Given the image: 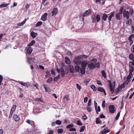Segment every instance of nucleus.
<instances>
[{
  "mask_svg": "<svg viewBox=\"0 0 134 134\" xmlns=\"http://www.w3.org/2000/svg\"><path fill=\"white\" fill-rule=\"evenodd\" d=\"M92 23H94L96 21L98 22L100 20V16L98 15H97L96 16L95 15H93L92 16Z\"/></svg>",
  "mask_w": 134,
  "mask_h": 134,
  "instance_id": "1",
  "label": "nucleus"
},
{
  "mask_svg": "<svg viewBox=\"0 0 134 134\" xmlns=\"http://www.w3.org/2000/svg\"><path fill=\"white\" fill-rule=\"evenodd\" d=\"M123 8H121L120 9L119 12L117 13L116 15V18L118 20L120 19V17L123 13Z\"/></svg>",
  "mask_w": 134,
  "mask_h": 134,
  "instance_id": "2",
  "label": "nucleus"
},
{
  "mask_svg": "<svg viewBox=\"0 0 134 134\" xmlns=\"http://www.w3.org/2000/svg\"><path fill=\"white\" fill-rule=\"evenodd\" d=\"M73 62L75 64L79 65L81 63V60L79 56L76 57L73 60Z\"/></svg>",
  "mask_w": 134,
  "mask_h": 134,
  "instance_id": "3",
  "label": "nucleus"
},
{
  "mask_svg": "<svg viewBox=\"0 0 134 134\" xmlns=\"http://www.w3.org/2000/svg\"><path fill=\"white\" fill-rule=\"evenodd\" d=\"M123 17L124 18H126L127 19H129V13L127 11H126L124 9L123 12Z\"/></svg>",
  "mask_w": 134,
  "mask_h": 134,
  "instance_id": "4",
  "label": "nucleus"
},
{
  "mask_svg": "<svg viewBox=\"0 0 134 134\" xmlns=\"http://www.w3.org/2000/svg\"><path fill=\"white\" fill-rule=\"evenodd\" d=\"M108 82L109 83V88L110 89V91L113 93L114 91V88L113 86V84L111 83L110 81L108 80Z\"/></svg>",
  "mask_w": 134,
  "mask_h": 134,
  "instance_id": "5",
  "label": "nucleus"
},
{
  "mask_svg": "<svg viewBox=\"0 0 134 134\" xmlns=\"http://www.w3.org/2000/svg\"><path fill=\"white\" fill-rule=\"evenodd\" d=\"M68 68L70 72H74V66L72 65H70L68 66Z\"/></svg>",
  "mask_w": 134,
  "mask_h": 134,
  "instance_id": "6",
  "label": "nucleus"
},
{
  "mask_svg": "<svg viewBox=\"0 0 134 134\" xmlns=\"http://www.w3.org/2000/svg\"><path fill=\"white\" fill-rule=\"evenodd\" d=\"M114 108L115 107L114 105H110L109 108L110 112L111 113H114L115 112Z\"/></svg>",
  "mask_w": 134,
  "mask_h": 134,
  "instance_id": "7",
  "label": "nucleus"
},
{
  "mask_svg": "<svg viewBox=\"0 0 134 134\" xmlns=\"http://www.w3.org/2000/svg\"><path fill=\"white\" fill-rule=\"evenodd\" d=\"M58 12V10L57 8H54L52 12V16H55Z\"/></svg>",
  "mask_w": 134,
  "mask_h": 134,
  "instance_id": "8",
  "label": "nucleus"
},
{
  "mask_svg": "<svg viewBox=\"0 0 134 134\" xmlns=\"http://www.w3.org/2000/svg\"><path fill=\"white\" fill-rule=\"evenodd\" d=\"M98 91L104 93V95H106L107 94L105 89L101 87H99L98 88Z\"/></svg>",
  "mask_w": 134,
  "mask_h": 134,
  "instance_id": "9",
  "label": "nucleus"
},
{
  "mask_svg": "<svg viewBox=\"0 0 134 134\" xmlns=\"http://www.w3.org/2000/svg\"><path fill=\"white\" fill-rule=\"evenodd\" d=\"M47 13H45L42 16L41 18V20L43 21H45L47 20Z\"/></svg>",
  "mask_w": 134,
  "mask_h": 134,
  "instance_id": "10",
  "label": "nucleus"
},
{
  "mask_svg": "<svg viewBox=\"0 0 134 134\" xmlns=\"http://www.w3.org/2000/svg\"><path fill=\"white\" fill-rule=\"evenodd\" d=\"M132 75V73H129V75L128 76L127 78V81L126 82V85L128 84L129 82H130V79L131 78Z\"/></svg>",
  "mask_w": 134,
  "mask_h": 134,
  "instance_id": "11",
  "label": "nucleus"
},
{
  "mask_svg": "<svg viewBox=\"0 0 134 134\" xmlns=\"http://www.w3.org/2000/svg\"><path fill=\"white\" fill-rule=\"evenodd\" d=\"M88 64L87 62L86 61L83 60L82 62V67L83 68H85L87 65Z\"/></svg>",
  "mask_w": 134,
  "mask_h": 134,
  "instance_id": "12",
  "label": "nucleus"
},
{
  "mask_svg": "<svg viewBox=\"0 0 134 134\" xmlns=\"http://www.w3.org/2000/svg\"><path fill=\"white\" fill-rule=\"evenodd\" d=\"M91 12V10L90 9H88L86 12H85L83 13L82 15L83 16L85 17L90 14Z\"/></svg>",
  "mask_w": 134,
  "mask_h": 134,
  "instance_id": "13",
  "label": "nucleus"
},
{
  "mask_svg": "<svg viewBox=\"0 0 134 134\" xmlns=\"http://www.w3.org/2000/svg\"><path fill=\"white\" fill-rule=\"evenodd\" d=\"M110 131V130L108 129L107 127L104 128V129L101 132V133L102 134H105Z\"/></svg>",
  "mask_w": 134,
  "mask_h": 134,
  "instance_id": "14",
  "label": "nucleus"
},
{
  "mask_svg": "<svg viewBox=\"0 0 134 134\" xmlns=\"http://www.w3.org/2000/svg\"><path fill=\"white\" fill-rule=\"evenodd\" d=\"M88 66L89 68L91 69V70L95 68L96 67V66L93 63H91L89 64L88 65Z\"/></svg>",
  "mask_w": 134,
  "mask_h": 134,
  "instance_id": "15",
  "label": "nucleus"
},
{
  "mask_svg": "<svg viewBox=\"0 0 134 134\" xmlns=\"http://www.w3.org/2000/svg\"><path fill=\"white\" fill-rule=\"evenodd\" d=\"M32 48L31 47H29L26 51L27 53L28 54H30L32 52Z\"/></svg>",
  "mask_w": 134,
  "mask_h": 134,
  "instance_id": "16",
  "label": "nucleus"
},
{
  "mask_svg": "<svg viewBox=\"0 0 134 134\" xmlns=\"http://www.w3.org/2000/svg\"><path fill=\"white\" fill-rule=\"evenodd\" d=\"M80 66L78 65H76L75 66L74 72H79V71Z\"/></svg>",
  "mask_w": 134,
  "mask_h": 134,
  "instance_id": "17",
  "label": "nucleus"
},
{
  "mask_svg": "<svg viewBox=\"0 0 134 134\" xmlns=\"http://www.w3.org/2000/svg\"><path fill=\"white\" fill-rule=\"evenodd\" d=\"M31 35L33 38H34L37 35V33H35L34 31L31 32Z\"/></svg>",
  "mask_w": 134,
  "mask_h": 134,
  "instance_id": "18",
  "label": "nucleus"
},
{
  "mask_svg": "<svg viewBox=\"0 0 134 134\" xmlns=\"http://www.w3.org/2000/svg\"><path fill=\"white\" fill-rule=\"evenodd\" d=\"M126 84V82L125 83H123L118 88V91H120L121 89L124 88L125 87V85Z\"/></svg>",
  "mask_w": 134,
  "mask_h": 134,
  "instance_id": "19",
  "label": "nucleus"
},
{
  "mask_svg": "<svg viewBox=\"0 0 134 134\" xmlns=\"http://www.w3.org/2000/svg\"><path fill=\"white\" fill-rule=\"evenodd\" d=\"M27 20V19L26 18L24 20L22 21L21 22L17 24V25L19 26H21L23 25L26 22Z\"/></svg>",
  "mask_w": 134,
  "mask_h": 134,
  "instance_id": "20",
  "label": "nucleus"
},
{
  "mask_svg": "<svg viewBox=\"0 0 134 134\" xmlns=\"http://www.w3.org/2000/svg\"><path fill=\"white\" fill-rule=\"evenodd\" d=\"M65 58L66 63L67 64H70V61L69 59L67 57H65Z\"/></svg>",
  "mask_w": 134,
  "mask_h": 134,
  "instance_id": "21",
  "label": "nucleus"
},
{
  "mask_svg": "<svg viewBox=\"0 0 134 134\" xmlns=\"http://www.w3.org/2000/svg\"><path fill=\"white\" fill-rule=\"evenodd\" d=\"M79 56L80 57L81 60L82 59H86L88 57L87 55H81Z\"/></svg>",
  "mask_w": 134,
  "mask_h": 134,
  "instance_id": "22",
  "label": "nucleus"
},
{
  "mask_svg": "<svg viewBox=\"0 0 134 134\" xmlns=\"http://www.w3.org/2000/svg\"><path fill=\"white\" fill-rule=\"evenodd\" d=\"M114 12H112L111 13V14L108 18V19L109 21H110L112 17L114 16Z\"/></svg>",
  "mask_w": 134,
  "mask_h": 134,
  "instance_id": "23",
  "label": "nucleus"
},
{
  "mask_svg": "<svg viewBox=\"0 0 134 134\" xmlns=\"http://www.w3.org/2000/svg\"><path fill=\"white\" fill-rule=\"evenodd\" d=\"M85 68H83V67H81L80 68V71L81 73L82 74H83L85 72Z\"/></svg>",
  "mask_w": 134,
  "mask_h": 134,
  "instance_id": "24",
  "label": "nucleus"
},
{
  "mask_svg": "<svg viewBox=\"0 0 134 134\" xmlns=\"http://www.w3.org/2000/svg\"><path fill=\"white\" fill-rule=\"evenodd\" d=\"M102 76L105 79H106L107 77L106 75L105 72L104 70H103L102 71Z\"/></svg>",
  "mask_w": 134,
  "mask_h": 134,
  "instance_id": "25",
  "label": "nucleus"
},
{
  "mask_svg": "<svg viewBox=\"0 0 134 134\" xmlns=\"http://www.w3.org/2000/svg\"><path fill=\"white\" fill-rule=\"evenodd\" d=\"M94 106L95 108V109L96 111V113L97 114H98V113L97 111V104L96 102L95 101L94 102Z\"/></svg>",
  "mask_w": 134,
  "mask_h": 134,
  "instance_id": "26",
  "label": "nucleus"
},
{
  "mask_svg": "<svg viewBox=\"0 0 134 134\" xmlns=\"http://www.w3.org/2000/svg\"><path fill=\"white\" fill-rule=\"evenodd\" d=\"M14 119L16 121H18L19 120V118L17 115H15L14 116Z\"/></svg>",
  "mask_w": 134,
  "mask_h": 134,
  "instance_id": "27",
  "label": "nucleus"
},
{
  "mask_svg": "<svg viewBox=\"0 0 134 134\" xmlns=\"http://www.w3.org/2000/svg\"><path fill=\"white\" fill-rule=\"evenodd\" d=\"M50 72L49 70H47L46 71V75H45L46 77L48 78V77H49L51 75L50 74Z\"/></svg>",
  "mask_w": 134,
  "mask_h": 134,
  "instance_id": "28",
  "label": "nucleus"
},
{
  "mask_svg": "<svg viewBox=\"0 0 134 134\" xmlns=\"http://www.w3.org/2000/svg\"><path fill=\"white\" fill-rule=\"evenodd\" d=\"M91 87L94 91H96L97 90L95 86L93 85H91Z\"/></svg>",
  "mask_w": 134,
  "mask_h": 134,
  "instance_id": "29",
  "label": "nucleus"
},
{
  "mask_svg": "<svg viewBox=\"0 0 134 134\" xmlns=\"http://www.w3.org/2000/svg\"><path fill=\"white\" fill-rule=\"evenodd\" d=\"M108 16L106 14H104L102 16V19L104 21L106 20V19Z\"/></svg>",
  "mask_w": 134,
  "mask_h": 134,
  "instance_id": "30",
  "label": "nucleus"
},
{
  "mask_svg": "<svg viewBox=\"0 0 134 134\" xmlns=\"http://www.w3.org/2000/svg\"><path fill=\"white\" fill-rule=\"evenodd\" d=\"M17 82L24 86H27V84L26 83H23L22 82L20 81H18Z\"/></svg>",
  "mask_w": 134,
  "mask_h": 134,
  "instance_id": "31",
  "label": "nucleus"
},
{
  "mask_svg": "<svg viewBox=\"0 0 134 134\" xmlns=\"http://www.w3.org/2000/svg\"><path fill=\"white\" fill-rule=\"evenodd\" d=\"M42 22L41 21H39L36 24V27H37L39 26H41L42 24Z\"/></svg>",
  "mask_w": 134,
  "mask_h": 134,
  "instance_id": "32",
  "label": "nucleus"
},
{
  "mask_svg": "<svg viewBox=\"0 0 134 134\" xmlns=\"http://www.w3.org/2000/svg\"><path fill=\"white\" fill-rule=\"evenodd\" d=\"M74 126V125L73 124H70L67 125L66 128L67 129H71Z\"/></svg>",
  "mask_w": 134,
  "mask_h": 134,
  "instance_id": "33",
  "label": "nucleus"
},
{
  "mask_svg": "<svg viewBox=\"0 0 134 134\" xmlns=\"http://www.w3.org/2000/svg\"><path fill=\"white\" fill-rule=\"evenodd\" d=\"M35 43V41L34 40H32L30 43L29 44L28 46H30L33 45Z\"/></svg>",
  "mask_w": 134,
  "mask_h": 134,
  "instance_id": "34",
  "label": "nucleus"
},
{
  "mask_svg": "<svg viewBox=\"0 0 134 134\" xmlns=\"http://www.w3.org/2000/svg\"><path fill=\"white\" fill-rule=\"evenodd\" d=\"M76 124L77 125H79L82 126L83 125L82 123L81 122V121L79 120H78L76 122Z\"/></svg>",
  "mask_w": 134,
  "mask_h": 134,
  "instance_id": "35",
  "label": "nucleus"
},
{
  "mask_svg": "<svg viewBox=\"0 0 134 134\" xmlns=\"http://www.w3.org/2000/svg\"><path fill=\"white\" fill-rule=\"evenodd\" d=\"M63 129H58L57 130L58 133H63Z\"/></svg>",
  "mask_w": 134,
  "mask_h": 134,
  "instance_id": "36",
  "label": "nucleus"
},
{
  "mask_svg": "<svg viewBox=\"0 0 134 134\" xmlns=\"http://www.w3.org/2000/svg\"><path fill=\"white\" fill-rule=\"evenodd\" d=\"M87 110L88 112H90L92 110V108L90 106H88L86 107Z\"/></svg>",
  "mask_w": 134,
  "mask_h": 134,
  "instance_id": "37",
  "label": "nucleus"
},
{
  "mask_svg": "<svg viewBox=\"0 0 134 134\" xmlns=\"http://www.w3.org/2000/svg\"><path fill=\"white\" fill-rule=\"evenodd\" d=\"M9 4H2L0 5V7L1 8L6 7Z\"/></svg>",
  "mask_w": 134,
  "mask_h": 134,
  "instance_id": "38",
  "label": "nucleus"
},
{
  "mask_svg": "<svg viewBox=\"0 0 134 134\" xmlns=\"http://www.w3.org/2000/svg\"><path fill=\"white\" fill-rule=\"evenodd\" d=\"M133 56H134L133 54L132 53H131L129 55V57L131 60H132L133 59Z\"/></svg>",
  "mask_w": 134,
  "mask_h": 134,
  "instance_id": "39",
  "label": "nucleus"
},
{
  "mask_svg": "<svg viewBox=\"0 0 134 134\" xmlns=\"http://www.w3.org/2000/svg\"><path fill=\"white\" fill-rule=\"evenodd\" d=\"M100 119H99V118H97L96 119V124H99L100 122Z\"/></svg>",
  "mask_w": 134,
  "mask_h": 134,
  "instance_id": "40",
  "label": "nucleus"
},
{
  "mask_svg": "<svg viewBox=\"0 0 134 134\" xmlns=\"http://www.w3.org/2000/svg\"><path fill=\"white\" fill-rule=\"evenodd\" d=\"M53 80V78L52 77H50L47 81V82L48 83H50Z\"/></svg>",
  "mask_w": 134,
  "mask_h": 134,
  "instance_id": "41",
  "label": "nucleus"
},
{
  "mask_svg": "<svg viewBox=\"0 0 134 134\" xmlns=\"http://www.w3.org/2000/svg\"><path fill=\"white\" fill-rule=\"evenodd\" d=\"M134 37V35L131 34L129 37V40L130 41H132V38Z\"/></svg>",
  "mask_w": 134,
  "mask_h": 134,
  "instance_id": "42",
  "label": "nucleus"
},
{
  "mask_svg": "<svg viewBox=\"0 0 134 134\" xmlns=\"http://www.w3.org/2000/svg\"><path fill=\"white\" fill-rule=\"evenodd\" d=\"M85 128V127L84 126H82L80 129V132H83Z\"/></svg>",
  "mask_w": 134,
  "mask_h": 134,
  "instance_id": "43",
  "label": "nucleus"
},
{
  "mask_svg": "<svg viewBox=\"0 0 134 134\" xmlns=\"http://www.w3.org/2000/svg\"><path fill=\"white\" fill-rule=\"evenodd\" d=\"M55 123L59 125L61 124L62 122L61 121L59 120H57L55 121Z\"/></svg>",
  "mask_w": 134,
  "mask_h": 134,
  "instance_id": "44",
  "label": "nucleus"
},
{
  "mask_svg": "<svg viewBox=\"0 0 134 134\" xmlns=\"http://www.w3.org/2000/svg\"><path fill=\"white\" fill-rule=\"evenodd\" d=\"M16 105H14L12 107L11 110L15 111L16 109Z\"/></svg>",
  "mask_w": 134,
  "mask_h": 134,
  "instance_id": "45",
  "label": "nucleus"
},
{
  "mask_svg": "<svg viewBox=\"0 0 134 134\" xmlns=\"http://www.w3.org/2000/svg\"><path fill=\"white\" fill-rule=\"evenodd\" d=\"M129 66L130 67L132 66H134V63H133L132 62L130 61L129 62Z\"/></svg>",
  "mask_w": 134,
  "mask_h": 134,
  "instance_id": "46",
  "label": "nucleus"
},
{
  "mask_svg": "<svg viewBox=\"0 0 134 134\" xmlns=\"http://www.w3.org/2000/svg\"><path fill=\"white\" fill-rule=\"evenodd\" d=\"M131 68L130 69V73H132L134 70V68L133 66L130 67Z\"/></svg>",
  "mask_w": 134,
  "mask_h": 134,
  "instance_id": "47",
  "label": "nucleus"
},
{
  "mask_svg": "<svg viewBox=\"0 0 134 134\" xmlns=\"http://www.w3.org/2000/svg\"><path fill=\"white\" fill-rule=\"evenodd\" d=\"M120 115V112H119L116 115V116L115 118V120H117L119 118V117Z\"/></svg>",
  "mask_w": 134,
  "mask_h": 134,
  "instance_id": "48",
  "label": "nucleus"
},
{
  "mask_svg": "<svg viewBox=\"0 0 134 134\" xmlns=\"http://www.w3.org/2000/svg\"><path fill=\"white\" fill-rule=\"evenodd\" d=\"M91 99H90L88 101V106H90L91 105Z\"/></svg>",
  "mask_w": 134,
  "mask_h": 134,
  "instance_id": "49",
  "label": "nucleus"
},
{
  "mask_svg": "<svg viewBox=\"0 0 134 134\" xmlns=\"http://www.w3.org/2000/svg\"><path fill=\"white\" fill-rule=\"evenodd\" d=\"M77 88L79 90V91L80 90L81 88V87L78 84H77L76 85Z\"/></svg>",
  "mask_w": 134,
  "mask_h": 134,
  "instance_id": "50",
  "label": "nucleus"
},
{
  "mask_svg": "<svg viewBox=\"0 0 134 134\" xmlns=\"http://www.w3.org/2000/svg\"><path fill=\"white\" fill-rule=\"evenodd\" d=\"M90 81V80L87 79L84 82L87 85L89 82Z\"/></svg>",
  "mask_w": 134,
  "mask_h": 134,
  "instance_id": "51",
  "label": "nucleus"
},
{
  "mask_svg": "<svg viewBox=\"0 0 134 134\" xmlns=\"http://www.w3.org/2000/svg\"><path fill=\"white\" fill-rule=\"evenodd\" d=\"M97 84L98 85L100 86H102V83L101 82V81H100L97 80Z\"/></svg>",
  "mask_w": 134,
  "mask_h": 134,
  "instance_id": "52",
  "label": "nucleus"
},
{
  "mask_svg": "<svg viewBox=\"0 0 134 134\" xmlns=\"http://www.w3.org/2000/svg\"><path fill=\"white\" fill-rule=\"evenodd\" d=\"M3 79V76L1 75H0V85L1 84Z\"/></svg>",
  "mask_w": 134,
  "mask_h": 134,
  "instance_id": "53",
  "label": "nucleus"
},
{
  "mask_svg": "<svg viewBox=\"0 0 134 134\" xmlns=\"http://www.w3.org/2000/svg\"><path fill=\"white\" fill-rule=\"evenodd\" d=\"M59 79L57 77H54L53 81L55 82H57L59 81Z\"/></svg>",
  "mask_w": 134,
  "mask_h": 134,
  "instance_id": "54",
  "label": "nucleus"
},
{
  "mask_svg": "<svg viewBox=\"0 0 134 134\" xmlns=\"http://www.w3.org/2000/svg\"><path fill=\"white\" fill-rule=\"evenodd\" d=\"M76 129L75 128H71V129H70L69 130V131H76Z\"/></svg>",
  "mask_w": 134,
  "mask_h": 134,
  "instance_id": "55",
  "label": "nucleus"
},
{
  "mask_svg": "<svg viewBox=\"0 0 134 134\" xmlns=\"http://www.w3.org/2000/svg\"><path fill=\"white\" fill-rule=\"evenodd\" d=\"M43 87L45 89V92H47V85H46L44 84L43 85Z\"/></svg>",
  "mask_w": 134,
  "mask_h": 134,
  "instance_id": "56",
  "label": "nucleus"
},
{
  "mask_svg": "<svg viewBox=\"0 0 134 134\" xmlns=\"http://www.w3.org/2000/svg\"><path fill=\"white\" fill-rule=\"evenodd\" d=\"M69 96L68 95H66L64 97V99L66 100V101L69 100Z\"/></svg>",
  "mask_w": 134,
  "mask_h": 134,
  "instance_id": "57",
  "label": "nucleus"
},
{
  "mask_svg": "<svg viewBox=\"0 0 134 134\" xmlns=\"http://www.w3.org/2000/svg\"><path fill=\"white\" fill-rule=\"evenodd\" d=\"M95 65L97 68H99L100 66V64L99 63H96Z\"/></svg>",
  "mask_w": 134,
  "mask_h": 134,
  "instance_id": "58",
  "label": "nucleus"
},
{
  "mask_svg": "<svg viewBox=\"0 0 134 134\" xmlns=\"http://www.w3.org/2000/svg\"><path fill=\"white\" fill-rule=\"evenodd\" d=\"M53 131L52 130H50L49 131V132L48 134H53Z\"/></svg>",
  "mask_w": 134,
  "mask_h": 134,
  "instance_id": "59",
  "label": "nucleus"
},
{
  "mask_svg": "<svg viewBox=\"0 0 134 134\" xmlns=\"http://www.w3.org/2000/svg\"><path fill=\"white\" fill-rule=\"evenodd\" d=\"M131 51L132 52H134V45H133L131 48Z\"/></svg>",
  "mask_w": 134,
  "mask_h": 134,
  "instance_id": "60",
  "label": "nucleus"
},
{
  "mask_svg": "<svg viewBox=\"0 0 134 134\" xmlns=\"http://www.w3.org/2000/svg\"><path fill=\"white\" fill-rule=\"evenodd\" d=\"M82 118L84 120H86L87 119V117L85 114H84V115L82 116Z\"/></svg>",
  "mask_w": 134,
  "mask_h": 134,
  "instance_id": "61",
  "label": "nucleus"
},
{
  "mask_svg": "<svg viewBox=\"0 0 134 134\" xmlns=\"http://www.w3.org/2000/svg\"><path fill=\"white\" fill-rule=\"evenodd\" d=\"M88 100V98L87 97H85L84 99V102L85 103H86L87 102Z\"/></svg>",
  "mask_w": 134,
  "mask_h": 134,
  "instance_id": "62",
  "label": "nucleus"
},
{
  "mask_svg": "<svg viewBox=\"0 0 134 134\" xmlns=\"http://www.w3.org/2000/svg\"><path fill=\"white\" fill-rule=\"evenodd\" d=\"M51 74L53 75H54L55 74L54 71V70H52L51 71Z\"/></svg>",
  "mask_w": 134,
  "mask_h": 134,
  "instance_id": "63",
  "label": "nucleus"
},
{
  "mask_svg": "<svg viewBox=\"0 0 134 134\" xmlns=\"http://www.w3.org/2000/svg\"><path fill=\"white\" fill-rule=\"evenodd\" d=\"M131 20L130 19H129L127 21V23L128 24H131Z\"/></svg>",
  "mask_w": 134,
  "mask_h": 134,
  "instance_id": "64",
  "label": "nucleus"
}]
</instances>
